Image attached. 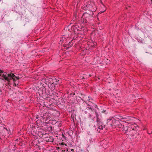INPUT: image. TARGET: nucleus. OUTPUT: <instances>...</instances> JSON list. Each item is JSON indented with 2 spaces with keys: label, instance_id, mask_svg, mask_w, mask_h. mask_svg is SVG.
I'll use <instances>...</instances> for the list:
<instances>
[{
  "label": "nucleus",
  "instance_id": "obj_1",
  "mask_svg": "<svg viewBox=\"0 0 152 152\" xmlns=\"http://www.w3.org/2000/svg\"><path fill=\"white\" fill-rule=\"evenodd\" d=\"M48 113H42L39 116H37L36 117V119H38L36 121L37 123L38 124V123H41V125L44 126L45 125H46L47 123L46 122V121L49 120L50 119V118L48 115Z\"/></svg>",
  "mask_w": 152,
  "mask_h": 152
},
{
  "label": "nucleus",
  "instance_id": "obj_2",
  "mask_svg": "<svg viewBox=\"0 0 152 152\" xmlns=\"http://www.w3.org/2000/svg\"><path fill=\"white\" fill-rule=\"evenodd\" d=\"M4 126V124H1L0 126V140L6 139V135H8L9 134V131Z\"/></svg>",
  "mask_w": 152,
  "mask_h": 152
},
{
  "label": "nucleus",
  "instance_id": "obj_3",
  "mask_svg": "<svg viewBox=\"0 0 152 152\" xmlns=\"http://www.w3.org/2000/svg\"><path fill=\"white\" fill-rule=\"evenodd\" d=\"M0 75L3 78H1L3 80H5L4 81L6 80L8 82L9 84L10 82V79L12 78L13 76H12L10 74H7L6 72L3 71L0 69Z\"/></svg>",
  "mask_w": 152,
  "mask_h": 152
},
{
  "label": "nucleus",
  "instance_id": "obj_4",
  "mask_svg": "<svg viewBox=\"0 0 152 152\" xmlns=\"http://www.w3.org/2000/svg\"><path fill=\"white\" fill-rule=\"evenodd\" d=\"M95 113L97 118L96 122L97 123V126L98 128L97 131L99 132H100L101 130L103 129V128L105 127V126L104 125H103V123L102 120L98 118L99 114L97 112L95 111Z\"/></svg>",
  "mask_w": 152,
  "mask_h": 152
},
{
  "label": "nucleus",
  "instance_id": "obj_5",
  "mask_svg": "<svg viewBox=\"0 0 152 152\" xmlns=\"http://www.w3.org/2000/svg\"><path fill=\"white\" fill-rule=\"evenodd\" d=\"M84 20L83 21V23H89L90 21L91 18H93L92 15H90L86 12L83 13V15L82 18Z\"/></svg>",
  "mask_w": 152,
  "mask_h": 152
},
{
  "label": "nucleus",
  "instance_id": "obj_6",
  "mask_svg": "<svg viewBox=\"0 0 152 152\" xmlns=\"http://www.w3.org/2000/svg\"><path fill=\"white\" fill-rule=\"evenodd\" d=\"M133 129V126H126L125 128H124L126 134L132 137V135Z\"/></svg>",
  "mask_w": 152,
  "mask_h": 152
},
{
  "label": "nucleus",
  "instance_id": "obj_7",
  "mask_svg": "<svg viewBox=\"0 0 152 152\" xmlns=\"http://www.w3.org/2000/svg\"><path fill=\"white\" fill-rule=\"evenodd\" d=\"M82 111L84 113L83 114L85 116V118H91V111L90 110L86 108L84 110H82Z\"/></svg>",
  "mask_w": 152,
  "mask_h": 152
},
{
  "label": "nucleus",
  "instance_id": "obj_8",
  "mask_svg": "<svg viewBox=\"0 0 152 152\" xmlns=\"http://www.w3.org/2000/svg\"><path fill=\"white\" fill-rule=\"evenodd\" d=\"M139 131L135 126H133V133L132 137L134 139L137 137L139 138Z\"/></svg>",
  "mask_w": 152,
  "mask_h": 152
},
{
  "label": "nucleus",
  "instance_id": "obj_9",
  "mask_svg": "<svg viewBox=\"0 0 152 152\" xmlns=\"http://www.w3.org/2000/svg\"><path fill=\"white\" fill-rule=\"evenodd\" d=\"M83 8L84 10H89L90 11H91L92 12L95 10L93 8L92 4H86V6H84ZM92 13L93 14L92 12Z\"/></svg>",
  "mask_w": 152,
  "mask_h": 152
},
{
  "label": "nucleus",
  "instance_id": "obj_10",
  "mask_svg": "<svg viewBox=\"0 0 152 152\" xmlns=\"http://www.w3.org/2000/svg\"><path fill=\"white\" fill-rule=\"evenodd\" d=\"M73 29L75 32H77V31H78V34H81V33L80 32V31L82 30V29L83 28H82L81 27H80L77 25H73Z\"/></svg>",
  "mask_w": 152,
  "mask_h": 152
},
{
  "label": "nucleus",
  "instance_id": "obj_11",
  "mask_svg": "<svg viewBox=\"0 0 152 152\" xmlns=\"http://www.w3.org/2000/svg\"><path fill=\"white\" fill-rule=\"evenodd\" d=\"M110 125L111 126H113L115 127H120V126H121V124L119 121L116 120L113 121V124H111Z\"/></svg>",
  "mask_w": 152,
  "mask_h": 152
},
{
  "label": "nucleus",
  "instance_id": "obj_12",
  "mask_svg": "<svg viewBox=\"0 0 152 152\" xmlns=\"http://www.w3.org/2000/svg\"><path fill=\"white\" fill-rule=\"evenodd\" d=\"M51 80L50 81V83H52L53 84L57 85H58L60 83L59 80V78L57 79L55 77H53L51 79Z\"/></svg>",
  "mask_w": 152,
  "mask_h": 152
},
{
  "label": "nucleus",
  "instance_id": "obj_13",
  "mask_svg": "<svg viewBox=\"0 0 152 152\" xmlns=\"http://www.w3.org/2000/svg\"><path fill=\"white\" fill-rule=\"evenodd\" d=\"M134 118V117L126 116H125L124 117H122V118H121V119L122 120H124V121L126 122V121L133 120Z\"/></svg>",
  "mask_w": 152,
  "mask_h": 152
},
{
  "label": "nucleus",
  "instance_id": "obj_14",
  "mask_svg": "<svg viewBox=\"0 0 152 152\" xmlns=\"http://www.w3.org/2000/svg\"><path fill=\"white\" fill-rule=\"evenodd\" d=\"M48 86L52 91H53L55 89V87H56V85L50 83L48 84Z\"/></svg>",
  "mask_w": 152,
  "mask_h": 152
},
{
  "label": "nucleus",
  "instance_id": "obj_15",
  "mask_svg": "<svg viewBox=\"0 0 152 152\" xmlns=\"http://www.w3.org/2000/svg\"><path fill=\"white\" fill-rule=\"evenodd\" d=\"M47 142H53L54 141V139L53 137L49 136L48 137H47L46 139L45 140Z\"/></svg>",
  "mask_w": 152,
  "mask_h": 152
},
{
  "label": "nucleus",
  "instance_id": "obj_16",
  "mask_svg": "<svg viewBox=\"0 0 152 152\" xmlns=\"http://www.w3.org/2000/svg\"><path fill=\"white\" fill-rule=\"evenodd\" d=\"M10 75H11L12 76H13L12 78L10 79V80L12 79H15V78H14V77L15 78L16 80H18L19 79V77H17L12 73H10Z\"/></svg>",
  "mask_w": 152,
  "mask_h": 152
},
{
  "label": "nucleus",
  "instance_id": "obj_17",
  "mask_svg": "<svg viewBox=\"0 0 152 152\" xmlns=\"http://www.w3.org/2000/svg\"><path fill=\"white\" fill-rule=\"evenodd\" d=\"M47 135H48V134H45L44 135H39V137L40 138H42L45 140V139H46L47 137H48L46 136Z\"/></svg>",
  "mask_w": 152,
  "mask_h": 152
},
{
  "label": "nucleus",
  "instance_id": "obj_18",
  "mask_svg": "<svg viewBox=\"0 0 152 152\" xmlns=\"http://www.w3.org/2000/svg\"><path fill=\"white\" fill-rule=\"evenodd\" d=\"M87 105L88 106V107H87L88 108V109H90L91 110H90L91 111H93V110H94L95 111H96V110H94V109H93V108H92V107L90 105H89V104H88L87 103Z\"/></svg>",
  "mask_w": 152,
  "mask_h": 152
},
{
  "label": "nucleus",
  "instance_id": "obj_19",
  "mask_svg": "<svg viewBox=\"0 0 152 152\" xmlns=\"http://www.w3.org/2000/svg\"><path fill=\"white\" fill-rule=\"evenodd\" d=\"M55 125L59 127L61 126V123L60 121L56 122L55 123Z\"/></svg>",
  "mask_w": 152,
  "mask_h": 152
},
{
  "label": "nucleus",
  "instance_id": "obj_20",
  "mask_svg": "<svg viewBox=\"0 0 152 152\" xmlns=\"http://www.w3.org/2000/svg\"><path fill=\"white\" fill-rule=\"evenodd\" d=\"M12 79L14 82L13 86H16L17 84H18V82H16V80L15 79Z\"/></svg>",
  "mask_w": 152,
  "mask_h": 152
},
{
  "label": "nucleus",
  "instance_id": "obj_21",
  "mask_svg": "<svg viewBox=\"0 0 152 152\" xmlns=\"http://www.w3.org/2000/svg\"><path fill=\"white\" fill-rule=\"evenodd\" d=\"M73 45V44L71 42H70L67 45V46H69L68 47L69 48V47L72 46Z\"/></svg>",
  "mask_w": 152,
  "mask_h": 152
},
{
  "label": "nucleus",
  "instance_id": "obj_22",
  "mask_svg": "<svg viewBox=\"0 0 152 152\" xmlns=\"http://www.w3.org/2000/svg\"><path fill=\"white\" fill-rule=\"evenodd\" d=\"M48 129L49 131H52V126H49L48 127Z\"/></svg>",
  "mask_w": 152,
  "mask_h": 152
},
{
  "label": "nucleus",
  "instance_id": "obj_23",
  "mask_svg": "<svg viewBox=\"0 0 152 152\" xmlns=\"http://www.w3.org/2000/svg\"><path fill=\"white\" fill-rule=\"evenodd\" d=\"M88 101L89 102H90L91 100H93L92 98H91V97L89 96H88Z\"/></svg>",
  "mask_w": 152,
  "mask_h": 152
},
{
  "label": "nucleus",
  "instance_id": "obj_24",
  "mask_svg": "<svg viewBox=\"0 0 152 152\" xmlns=\"http://www.w3.org/2000/svg\"><path fill=\"white\" fill-rule=\"evenodd\" d=\"M45 134H48L47 133H41V134H39V135H44Z\"/></svg>",
  "mask_w": 152,
  "mask_h": 152
},
{
  "label": "nucleus",
  "instance_id": "obj_25",
  "mask_svg": "<svg viewBox=\"0 0 152 152\" xmlns=\"http://www.w3.org/2000/svg\"><path fill=\"white\" fill-rule=\"evenodd\" d=\"M2 122L1 121V119L0 118V126H1V124H2Z\"/></svg>",
  "mask_w": 152,
  "mask_h": 152
},
{
  "label": "nucleus",
  "instance_id": "obj_26",
  "mask_svg": "<svg viewBox=\"0 0 152 152\" xmlns=\"http://www.w3.org/2000/svg\"><path fill=\"white\" fill-rule=\"evenodd\" d=\"M2 91L1 89V88H0V93H1Z\"/></svg>",
  "mask_w": 152,
  "mask_h": 152
},
{
  "label": "nucleus",
  "instance_id": "obj_27",
  "mask_svg": "<svg viewBox=\"0 0 152 152\" xmlns=\"http://www.w3.org/2000/svg\"><path fill=\"white\" fill-rule=\"evenodd\" d=\"M95 108L97 107V105H95Z\"/></svg>",
  "mask_w": 152,
  "mask_h": 152
},
{
  "label": "nucleus",
  "instance_id": "obj_28",
  "mask_svg": "<svg viewBox=\"0 0 152 152\" xmlns=\"http://www.w3.org/2000/svg\"><path fill=\"white\" fill-rule=\"evenodd\" d=\"M62 136H63V137H64V134H62Z\"/></svg>",
  "mask_w": 152,
  "mask_h": 152
},
{
  "label": "nucleus",
  "instance_id": "obj_29",
  "mask_svg": "<svg viewBox=\"0 0 152 152\" xmlns=\"http://www.w3.org/2000/svg\"><path fill=\"white\" fill-rule=\"evenodd\" d=\"M50 120H49V123H50Z\"/></svg>",
  "mask_w": 152,
  "mask_h": 152
},
{
  "label": "nucleus",
  "instance_id": "obj_30",
  "mask_svg": "<svg viewBox=\"0 0 152 152\" xmlns=\"http://www.w3.org/2000/svg\"><path fill=\"white\" fill-rule=\"evenodd\" d=\"M75 95V93H74V94H73V95Z\"/></svg>",
  "mask_w": 152,
  "mask_h": 152
},
{
  "label": "nucleus",
  "instance_id": "obj_31",
  "mask_svg": "<svg viewBox=\"0 0 152 152\" xmlns=\"http://www.w3.org/2000/svg\"><path fill=\"white\" fill-rule=\"evenodd\" d=\"M72 151H74V150H73V149H72Z\"/></svg>",
  "mask_w": 152,
  "mask_h": 152
},
{
  "label": "nucleus",
  "instance_id": "obj_32",
  "mask_svg": "<svg viewBox=\"0 0 152 152\" xmlns=\"http://www.w3.org/2000/svg\"><path fill=\"white\" fill-rule=\"evenodd\" d=\"M15 150V148L14 149V150Z\"/></svg>",
  "mask_w": 152,
  "mask_h": 152
},
{
  "label": "nucleus",
  "instance_id": "obj_33",
  "mask_svg": "<svg viewBox=\"0 0 152 152\" xmlns=\"http://www.w3.org/2000/svg\"><path fill=\"white\" fill-rule=\"evenodd\" d=\"M151 133H152V132L151 133H149V134H151Z\"/></svg>",
  "mask_w": 152,
  "mask_h": 152
},
{
  "label": "nucleus",
  "instance_id": "obj_34",
  "mask_svg": "<svg viewBox=\"0 0 152 152\" xmlns=\"http://www.w3.org/2000/svg\"><path fill=\"white\" fill-rule=\"evenodd\" d=\"M1 0H0V1H1Z\"/></svg>",
  "mask_w": 152,
  "mask_h": 152
},
{
  "label": "nucleus",
  "instance_id": "obj_35",
  "mask_svg": "<svg viewBox=\"0 0 152 152\" xmlns=\"http://www.w3.org/2000/svg\"><path fill=\"white\" fill-rule=\"evenodd\" d=\"M78 152L77 151V152Z\"/></svg>",
  "mask_w": 152,
  "mask_h": 152
}]
</instances>
